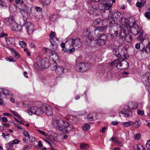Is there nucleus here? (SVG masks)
I'll list each match as a JSON object with an SVG mask.
<instances>
[{
  "label": "nucleus",
  "mask_w": 150,
  "mask_h": 150,
  "mask_svg": "<svg viewBox=\"0 0 150 150\" xmlns=\"http://www.w3.org/2000/svg\"><path fill=\"white\" fill-rule=\"evenodd\" d=\"M48 60L47 58L41 59L40 57H38L36 59V63L34 64V66L38 69H44L46 65L48 63Z\"/></svg>",
  "instance_id": "f257e3e1"
},
{
  "label": "nucleus",
  "mask_w": 150,
  "mask_h": 150,
  "mask_svg": "<svg viewBox=\"0 0 150 150\" xmlns=\"http://www.w3.org/2000/svg\"><path fill=\"white\" fill-rule=\"evenodd\" d=\"M64 135L63 138L61 137L60 136H58L57 137V140H55L54 137L52 135H50L48 137V139L47 140L45 139V140L46 142L49 144L51 146H52V145L54 144V141H55L56 142H61L64 139H66L68 138V135L64 134H61V135Z\"/></svg>",
  "instance_id": "f03ea898"
},
{
  "label": "nucleus",
  "mask_w": 150,
  "mask_h": 150,
  "mask_svg": "<svg viewBox=\"0 0 150 150\" xmlns=\"http://www.w3.org/2000/svg\"><path fill=\"white\" fill-rule=\"evenodd\" d=\"M90 67V65L87 63H81L79 64V66L77 67L76 69L80 72L85 71L88 69Z\"/></svg>",
  "instance_id": "7ed1b4c3"
},
{
  "label": "nucleus",
  "mask_w": 150,
  "mask_h": 150,
  "mask_svg": "<svg viewBox=\"0 0 150 150\" xmlns=\"http://www.w3.org/2000/svg\"><path fill=\"white\" fill-rule=\"evenodd\" d=\"M99 36V37L96 40V43L98 45L102 46L105 44L107 36L105 34H102Z\"/></svg>",
  "instance_id": "20e7f679"
},
{
  "label": "nucleus",
  "mask_w": 150,
  "mask_h": 150,
  "mask_svg": "<svg viewBox=\"0 0 150 150\" xmlns=\"http://www.w3.org/2000/svg\"><path fill=\"white\" fill-rule=\"evenodd\" d=\"M62 121L63 123L62 129L63 131H65L64 132L68 133L69 131H71L72 129L73 128L72 127L67 121L64 120Z\"/></svg>",
  "instance_id": "39448f33"
},
{
  "label": "nucleus",
  "mask_w": 150,
  "mask_h": 150,
  "mask_svg": "<svg viewBox=\"0 0 150 150\" xmlns=\"http://www.w3.org/2000/svg\"><path fill=\"white\" fill-rule=\"evenodd\" d=\"M44 112L48 116H51L53 115V109L49 105L43 106Z\"/></svg>",
  "instance_id": "423d86ee"
},
{
  "label": "nucleus",
  "mask_w": 150,
  "mask_h": 150,
  "mask_svg": "<svg viewBox=\"0 0 150 150\" xmlns=\"http://www.w3.org/2000/svg\"><path fill=\"white\" fill-rule=\"evenodd\" d=\"M72 40V45L74 47H79L81 44V39L79 38H76L75 39H71Z\"/></svg>",
  "instance_id": "0eeeda50"
},
{
  "label": "nucleus",
  "mask_w": 150,
  "mask_h": 150,
  "mask_svg": "<svg viewBox=\"0 0 150 150\" xmlns=\"http://www.w3.org/2000/svg\"><path fill=\"white\" fill-rule=\"evenodd\" d=\"M138 104L137 103L135 102H132L129 103V105L125 106L126 109L129 110L134 109L137 108Z\"/></svg>",
  "instance_id": "6e6552de"
},
{
  "label": "nucleus",
  "mask_w": 150,
  "mask_h": 150,
  "mask_svg": "<svg viewBox=\"0 0 150 150\" xmlns=\"http://www.w3.org/2000/svg\"><path fill=\"white\" fill-rule=\"evenodd\" d=\"M11 28L14 31H18L20 30V26L16 22L12 23L11 25Z\"/></svg>",
  "instance_id": "1a4fd4ad"
},
{
  "label": "nucleus",
  "mask_w": 150,
  "mask_h": 150,
  "mask_svg": "<svg viewBox=\"0 0 150 150\" xmlns=\"http://www.w3.org/2000/svg\"><path fill=\"white\" fill-rule=\"evenodd\" d=\"M97 114L96 112H92L90 113L87 117L88 120L91 121L96 119Z\"/></svg>",
  "instance_id": "9d476101"
},
{
  "label": "nucleus",
  "mask_w": 150,
  "mask_h": 150,
  "mask_svg": "<svg viewBox=\"0 0 150 150\" xmlns=\"http://www.w3.org/2000/svg\"><path fill=\"white\" fill-rule=\"evenodd\" d=\"M56 35V33L55 32L51 31L50 33V34L49 36L50 37L49 40L52 45H54L55 43V41L53 40V38Z\"/></svg>",
  "instance_id": "9b49d317"
},
{
  "label": "nucleus",
  "mask_w": 150,
  "mask_h": 150,
  "mask_svg": "<svg viewBox=\"0 0 150 150\" xmlns=\"http://www.w3.org/2000/svg\"><path fill=\"white\" fill-rule=\"evenodd\" d=\"M29 144L31 146L35 145L37 142L35 140V138L32 136H30L29 134Z\"/></svg>",
  "instance_id": "f8f14e48"
},
{
  "label": "nucleus",
  "mask_w": 150,
  "mask_h": 150,
  "mask_svg": "<svg viewBox=\"0 0 150 150\" xmlns=\"http://www.w3.org/2000/svg\"><path fill=\"white\" fill-rule=\"evenodd\" d=\"M124 114L125 116L127 117H131L132 115V112L130 111V110L126 109L125 108L124 110Z\"/></svg>",
  "instance_id": "ddd939ff"
},
{
  "label": "nucleus",
  "mask_w": 150,
  "mask_h": 150,
  "mask_svg": "<svg viewBox=\"0 0 150 150\" xmlns=\"http://www.w3.org/2000/svg\"><path fill=\"white\" fill-rule=\"evenodd\" d=\"M146 4V1L142 0L141 2H137L136 4V6L139 8V10L142 8V7L144 6Z\"/></svg>",
  "instance_id": "4468645a"
},
{
  "label": "nucleus",
  "mask_w": 150,
  "mask_h": 150,
  "mask_svg": "<svg viewBox=\"0 0 150 150\" xmlns=\"http://www.w3.org/2000/svg\"><path fill=\"white\" fill-rule=\"evenodd\" d=\"M83 35L86 36L89 38V35L91 34V32L90 31V28H88L84 30L83 33Z\"/></svg>",
  "instance_id": "2eb2a0df"
},
{
  "label": "nucleus",
  "mask_w": 150,
  "mask_h": 150,
  "mask_svg": "<svg viewBox=\"0 0 150 150\" xmlns=\"http://www.w3.org/2000/svg\"><path fill=\"white\" fill-rule=\"evenodd\" d=\"M134 147V150H143L144 149V147L141 144H136Z\"/></svg>",
  "instance_id": "dca6fc26"
},
{
  "label": "nucleus",
  "mask_w": 150,
  "mask_h": 150,
  "mask_svg": "<svg viewBox=\"0 0 150 150\" xmlns=\"http://www.w3.org/2000/svg\"><path fill=\"white\" fill-rule=\"evenodd\" d=\"M36 112L35 114L36 115H42L44 112L43 108H42L41 107L37 108V107Z\"/></svg>",
  "instance_id": "f3484780"
},
{
  "label": "nucleus",
  "mask_w": 150,
  "mask_h": 150,
  "mask_svg": "<svg viewBox=\"0 0 150 150\" xmlns=\"http://www.w3.org/2000/svg\"><path fill=\"white\" fill-rule=\"evenodd\" d=\"M35 10L38 12H40L42 10V8L39 7H35V8L33 7H32L30 9V12L32 13H35Z\"/></svg>",
  "instance_id": "a211bd4d"
},
{
  "label": "nucleus",
  "mask_w": 150,
  "mask_h": 150,
  "mask_svg": "<svg viewBox=\"0 0 150 150\" xmlns=\"http://www.w3.org/2000/svg\"><path fill=\"white\" fill-rule=\"evenodd\" d=\"M36 108L37 107L35 106L31 107L29 110V115H30L32 114H35Z\"/></svg>",
  "instance_id": "6ab92c4d"
},
{
  "label": "nucleus",
  "mask_w": 150,
  "mask_h": 150,
  "mask_svg": "<svg viewBox=\"0 0 150 150\" xmlns=\"http://www.w3.org/2000/svg\"><path fill=\"white\" fill-rule=\"evenodd\" d=\"M134 124V122L132 121H129L127 122H124L122 125L124 127H128Z\"/></svg>",
  "instance_id": "aec40b11"
},
{
  "label": "nucleus",
  "mask_w": 150,
  "mask_h": 150,
  "mask_svg": "<svg viewBox=\"0 0 150 150\" xmlns=\"http://www.w3.org/2000/svg\"><path fill=\"white\" fill-rule=\"evenodd\" d=\"M64 69L60 67H57L55 70L57 74L59 75H61L63 72Z\"/></svg>",
  "instance_id": "412c9836"
},
{
  "label": "nucleus",
  "mask_w": 150,
  "mask_h": 150,
  "mask_svg": "<svg viewBox=\"0 0 150 150\" xmlns=\"http://www.w3.org/2000/svg\"><path fill=\"white\" fill-rule=\"evenodd\" d=\"M143 31H140V34L137 38V40L141 42L143 41L145 39L144 37H143Z\"/></svg>",
  "instance_id": "4be33fe9"
},
{
  "label": "nucleus",
  "mask_w": 150,
  "mask_h": 150,
  "mask_svg": "<svg viewBox=\"0 0 150 150\" xmlns=\"http://www.w3.org/2000/svg\"><path fill=\"white\" fill-rule=\"evenodd\" d=\"M101 21L99 19H97L95 20L93 22L92 25L95 28L98 27L99 23H100Z\"/></svg>",
  "instance_id": "5701e85b"
},
{
  "label": "nucleus",
  "mask_w": 150,
  "mask_h": 150,
  "mask_svg": "<svg viewBox=\"0 0 150 150\" xmlns=\"http://www.w3.org/2000/svg\"><path fill=\"white\" fill-rule=\"evenodd\" d=\"M113 52L114 54L118 57H121V54L119 53L118 48H115L113 49Z\"/></svg>",
  "instance_id": "b1692460"
},
{
  "label": "nucleus",
  "mask_w": 150,
  "mask_h": 150,
  "mask_svg": "<svg viewBox=\"0 0 150 150\" xmlns=\"http://www.w3.org/2000/svg\"><path fill=\"white\" fill-rule=\"evenodd\" d=\"M69 119L71 122L73 123H76L78 121L77 117L75 116H70L69 117Z\"/></svg>",
  "instance_id": "393cba45"
},
{
  "label": "nucleus",
  "mask_w": 150,
  "mask_h": 150,
  "mask_svg": "<svg viewBox=\"0 0 150 150\" xmlns=\"http://www.w3.org/2000/svg\"><path fill=\"white\" fill-rule=\"evenodd\" d=\"M110 35L113 37L116 36L118 34V32L117 30H111L110 32Z\"/></svg>",
  "instance_id": "a878e982"
},
{
  "label": "nucleus",
  "mask_w": 150,
  "mask_h": 150,
  "mask_svg": "<svg viewBox=\"0 0 150 150\" xmlns=\"http://www.w3.org/2000/svg\"><path fill=\"white\" fill-rule=\"evenodd\" d=\"M80 148L81 149H87L89 148V146L87 144H85L83 143H81L80 144Z\"/></svg>",
  "instance_id": "bb28decb"
},
{
  "label": "nucleus",
  "mask_w": 150,
  "mask_h": 150,
  "mask_svg": "<svg viewBox=\"0 0 150 150\" xmlns=\"http://www.w3.org/2000/svg\"><path fill=\"white\" fill-rule=\"evenodd\" d=\"M112 6V3L111 2L110 3L108 2L104 4L105 10H108Z\"/></svg>",
  "instance_id": "cd10ccee"
},
{
  "label": "nucleus",
  "mask_w": 150,
  "mask_h": 150,
  "mask_svg": "<svg viewBox=\"0 0 150 150\" xmlns=\"http://www.w3.org/2000/svg\"><path fill=\"white\" fill-rule=\"evenodd\" d=\"M107 29V28L105 26L99 27H97L94 30V31H96L98 30L99 31H104Z\"/></svg>",
  "instance_id": "c85d7f7f"
},
{
  "label": "nucleus",
  "mask_w": 150,
  "mask_h": 150,
  "mask_svg": "<svg viewBox=\"0 0 150 150\" xmlns=\"http://www.w3.org/2000/svg\"><path fill=\"white\" fill-rule=\"evenodd\" d=\"M19 142V141L17 139H14L13 141L10 142L8 143V145L10 146V147H12V146L13 144H18Z\"/></svg>",
  "instance_id": "c756f323"
},
{
  "label": "nucleus",
  "mask_w": 150,
  "mask_h": 150,
  "mask_svg": "<svg viewBox=\"0 0 150 150\" xmlns=\"http://www.w3.org/2000/svg\"><path fill=\"white\" fill-rule=\"evenodd\" d=\"M144 52L146 53H148L150 52H149V50L148 48L146 47H144L142 49L140 50V53L141 54H144Z\"/></svg>",
  "instance_id": "7c9ffc66"
},
{
  "label": "nucleus",
  "mask_w": 150,
  "mask_h": 150,
  "mask_svg": "<svg viewBox=\"0 0 150 150\" xmlns=\"http://www.w3.org/2000/svg\"><path fill=\"white\" fill-rule=\"evenodd\" d=\"M34 30V25L31 23H30V24L29 26V31H30V33H32L33 32Z\"/></svg>",
  "instance_id": "2f4dec72"
},
{
  "label": "nucleus",
  "mask_w": 150,
  "mask_h": 150,
  "mask_svg": "<svg viewBox=\"0 0 150 150\" xmlns=\"http://www.w3.org/2000/svg\"><path fill=\"white\" fill-rule=\"evenodd\" d=\"M75 49L74 48H73L72 49H69L68 50H65L64 49H63V50L64 51V52L65 53H70L72 52H74L75 51Z\"/></svg>",
  "instance_id": "473e14b6"
},
{
  "label": "nucleus",
  "mask_w": 150,
  "mask_h": 150,
  "mask_svg": "<svg viewBox=\"0 0 150 150\" xmlns=\"http://www.w3.org/2000/svg\"><path fill=\"white\" fill-rule=\"evenodd\" d=\"M61 120H56L55 121L57 125V127L58 128H62L63 127L62 124L60 122V121H61Z\"/></svg>",
  "instance_id": "72a5a7b5"
},
{
  "label": "nucleus",
  "mask_w": 150,
  "mask_h": 150,
  "mask_svg": "<svg viewBox=\"0 0 150 150\" xmlns=\"http://www.w3.org/2000/svg\"><path fill=\"white\" fill-rule=\"evenodd\" d=\"M118 61V62H117L116 67L118 69H122L121 68V67L122 66V63L120 59H119Z\"/></svg>",
  "instance_id": "f704fd0d"
},
{
  "label": "nucleus",
  "mask_w": 150,
  "mask_h": 150,
  "mask_svg": "<svg viewBox=\"0 0 150 150\" xmlns=\"http://www.w3.org/2000/svg\"><path fill=\"white\" fill-rule=\"evenodd\" d=\"M14 40V39L12 38H7L6 39V41L8 44H10L12 43Z\"/></svg>",
  "instance_id": "c9c22d12"
},
{
  "label": "nucleus",
  "mask_w": 150,
  "mask_h": 150,
  "mask_svg": "<svg viewBox=\"0 0 150 150\" xmlns=\"http://www.w3.org/2000/svg\"><path fill=\"white\" fill-rule=\"evenodd\" d=\"M19 44L22 47L24 48L27 45L26 43L24 41H20Z\"/></svg>",
  "instance_id": "e433bc0d"
},
{
  "label": "nucleus",
  "mask_w": 150,
  "mask_h": 150,
  "mask_svg": "<svg viewBox=\"0 0 150 150\" xmlns=\"http://www.w3.org/2000/svg\"><path fill=\"white\" fill-rule=\"evenodd\" d=\"M119 59L114 60L112 62L109 63V64L110 66H113L117 64V62H118Z\"/></svg>",
  "instance_id": "4c0bfd02"
},
{
  "label": "nucleus",
  "mask_w": 150,
  "mask_h": 150,
  "mask_svg": "<svg viewBox=\"0 0 150 150\" xmlns=\"http://www.w3.org/2000/svg\"><path fill=\"white\" fill-rule=\"evenodd\" d=\"M144 16L150 20V9L149 11H147L145 13Z\"/></svg>",
  "instance_id": "58836bf2"
},
{
  "label": "nucleus",
  "mask_w": 150,
  "mask_h": 150,
  "mask_svg": "<svg viewBox=\"0 0 150 150\" xmlns=\"http://www.w3.org/2000/svg\"><path fill=\"white\" fill-rule=\"evenodd\" d=\"M90 127V125L88 124H86L83 127V129L84 130L89 129Z\"/></svg>",
  "instance_id": "ea45409f"
},
{
  "label": "nucleus",
  "mask_w": 150,
  "mask_h": 150,
  "mask_svg": "<svg viewBox=\"0 0 150 150\" xmlns=\"http://www.w3.org/2000/svg\"><path fill=\"white\" fill-rule=\"evenodd\" d=\"M98 8L99 9L101 10H104L105 8L104 4H100L98 6Z\"/></svg>",
  "instance_id": "a19ab883"
},
{
  "label": "nucleus",
  "mask_w": 150,
  "mask_h": 150,
  "mask_svg": "<svg viewBox=\"0 0 150 150\" xmlns=\"http://www.w3.org/2000/svg\"><path fill=\"white\" fill-rule=\"evenodd\" d=\"M125 39L127 42H130L132 40V36L131 35L127 36Z\"/></svg>",
  "instance_id": "79ce46f5"
},
{
  "label": "nucleus",
  "mask_w": 150,
  "mask_h": 150,
  "mask_svg": "<svg viewBox=\"0 0 150 150\" xmlns=\"http://www.w3.org/2000/svg\"><path fill=\"white\" fill-rule=\"evenodd\" d=\"M110 140L115 143L118 142L119 141V140H118L117 138L114 137H112V138H110Z\"/></svg>",
  "instance_id": "37998d69"
},
{
  "label": "nucleus",
  "mask_w": 150,
  "mask_h": 150,
  "mask_svg": "<svg viewBox=\"0 0 150 150\" xmlns=\"http://www.w3.org/2000/svg\"><path fill=\"white\" fill-rule=\"evenodd\" d=\"M146 148L147 150H150V140L147 141L146 144Z\"/></svg>",
  "instance_id": "c03bdc74"
},
{
  "label": "nucleus",
  "mask_w": 150,
  "mask_h": 150,
  "mask_svg": "<svg viewBox=\"0 0 150 150\" xmlns=\"http://www.w3.org/2000/svg\"><path fill=\"white\" fill-rule=\"evenodd\" d=\"M141 134L140 133L136 134L134 136L135 139L137 140H139L141 138Z\"/></svg>",
  "instance_id": "a18cd8bd"
},
{
  "label": "nucleus",
  "mask_w": 150,
  "mask_h": 150,
  "mask_svg": "<svg viewBox=\"0 0 150 150\" xmlns=\"http://www.w3.org/2000/svg\"><path fill=\"white\" fill-rule=\"evenodd\" d=\"M134 127L136 128H138L141 124L140 122L139 121H137L134 123Z\"/></svg>",
  "instance_id": "49530a36"
},
{
  "label": "nucleus",
  "mask_w": 150,
  "mask_h": 150,
  "mask_svg": "<svg viewBox=\"0 0 150 150\" xmlns=\"http://www.w3.org/2000/svg\"><path fill=\"white\" fill-rule=\"evenodd\" d=\"M14 20V18L12 16H11L10 17L8 18H7L6 19V21L9 22H10L11 21H13Z\"/></svg>",
  "instance_id": "de8ad7c7"
},
{
  "label": "nucleus",
  "mask_w": 150,
  "mask_h": 150,
  "mask_svg": "<svg viewBox=\"0 0 150 150\" xmlns=\"http://www.w3.org/2000/svg\"><path fill=\"white\" fill-rule=\"evenodd\" d=\"M37 131L39 132L40 133L42 134L45 136H47L48 135V134L45 133L44 132L40 129H38Z\"/></svg>",
  "instance_id": "09e8293b"
},
{
  "label": "nucleus",
  "mask_w": 150,
  "mask_h": 150,
  "mask_svg": "<svg viewBox=\"0 0 150 150\" xmlns=\"http://www.w3.org/2000/svg\"><path fill=\"white\" fill-rule=\"evenodd\" d=\"M15 116H16L17 117L19 118L20 119L21 118V117L18 114L17 112H15L13 111H10Z\"/></svg>",
  "instance_id": "8fccbe9b"
},
{
  "label": "nucleus",
  "mask_w": 150,
  "mask_h": 150,
  "mask_svg": "<svg viewBox=\"0 0 150 150\" xmlns=\"http://www.w3.org/2000/svg\"><path fill=\"white\" fill-rule=\"evenodd\" d=\"M137 113L138 114L141 115L142 116L144 114V112L143 111L141 110H137Z\"/></svg>",
  "instance_id": "3c124183"
},
{
  "label": "nucleus",
  "mask_w": 150,
  "mask_h": 150,
  "mask_svg": "<svg viewBox=\"0 0 150 150\" xmlns=\"http://www.w3.org/2000/svg\"><path fill=\"white\" fill-rule=\"evenodd\" d=\"M15 3L17 4H23V2L22 0H15Z\"/></svg>",
  "instance_id": "603ef678"
},
{
  "label": "nucleus",
  "mask_w": 150,
  "mask_h": 150,
  "mask_svg": "<svg viewBox=\"0 0 150 150\" xmlns=\"http://www.w3.org/2000/svg\"><path fill=\"white\" fill-rule=\"evenodd\" d=\"M3 92L4 94H8L9 93V91L6 89H4L3 90Z\"/></svg>",
  "instance_id": "864d4df0"
},
{
  "label": "nucleus",
  "mask_w": 150,
  "mask_h": 150,
  "mask_svg": "<svg viewBox=\"0 0 150 150\" xmlns=\"http://www.w3.org/2000/svg\"><path fill=\"white\" fill-rule=\"evenodd\" d=\"M0 119L4 122H7L8 121L7 117H2Z\"/></svg>",
  "instance_id": "5fc2aeb1"
},
{
  "label": "nucleus",
  "mask_w": 150,
  "mask_h": 150,
  "mask_svg": "<svg viewBox=\"0 0 150 150\" xmlns=\"http://www.w3.org/2000/svg\"><path fill=\"white\" fill-rule=\"evenodd\" d=\"M107 128L106 127H103L102 129L100 130V132H102L103 133H105V130Z\"/></svg>",
  "instance_id": "6e6d98bb"
},
{
  "label": "nucleus",
  "mask_w": 150,
  "mask_h": 150,
  "mask_svg": "<svg viewBox=\"0 0 150 150\" xmlns=\"http://www.w3.org/2000/svg\"><path fill=\"white\" fill-rule=\"evenodd\" d=\"M140 47V44L139 43H137L135 45V47L137 49H139Z\"/></svg>",
  "instance_id": "4d7b16f0"
},
{
  "label": "nucleus",
  "mask_w": 150,
  "mask_h": 150,
  "mask_svg": "<svg viewBox=\"0 0 150 150\" xmlns=\"http://www.w3.org/2000/svg\"><path fill=\"white\" fill-rule=\"evenodd\" d=\"M23 142L25 144H26L28 143V139L27 137H25L23 139Z\"/></svg>",
  "instance_id": "13d9d810"
},
{
  "label": "nucleus",
  "mask_w": 150,
  "mask_h": 150,
  "mask_svg": "<svg viewBox=\"0 0 150 150\" xmlns=\"http://www.w3.org/2000/svg\"><path fill=\"white\" fill-rule=\"evenodd\" d=\"M111 124L113 125H117L118 124V123L117 121H113L112 122Z\"/></svg>",
  "instance_id": "bf43d9fd"
},
{
  "label": "nucleus",
  "mask_w": 150,
  "mask_h": 150,
  "mask_svg": "<svg viewBox=\"0 0 150 150\" xmlns=\"http://www.w3.org/2000/svg\"><path fill=\"white\" fill-rule=\"evenodd\" d=\"M60 45H61V47L62 48H64V49L65 50L67 49L66 48H65V43H61Z\"/></svg>",
  "instance_id": "052dcab7"
},
{
  "label": "nucleus",
  "mask_w": 150,
  "mask_h": 150,
  "mask_svg": "<svg viewBox=\"0 0 150 150\" xmlns=\"http://www.w3.org/2000/svg\"><path fill=\"white\" fill-rule=\"evenodd\" d=\"M149 50V52H150V42L146 46Z\"/></svg>",
  "instance_id": "680f3d73"
},
{
  "label": "nucleus",
  "mask_w": 150,
  "mask_h": 150,
  "mask_svg": "<svg viewBox=\"0 0 150 150\" xmlns=\"http://www.w3.org/2000/svg\"><path fill=\"white\" fill-rule=\"evenodd\" d=\"M3 126L5 127H9V125L7 123H4L3 125Z\"/></svg>",
  "instance_id": "e2e57ef3"
},
{
  "label": "nucleus",
  "mask_w": 150,
  "mask_h": 150,
  "mask_svg": "<svg viewBox=\"0 0 150 150\" xmlns=\"http://www.w3.org/2000/svg\"><path fill=\"white\" fill-rule=\"evenodd\" d=\"M38 145L40 147L42 146V143L41 141H39Z\"/></svg>",
  "instance_id": "0e129e2a"
},
{
  "label": "nucleus",
  "mask_w": 150,
  "mask_h": 150,
  "mask_svg": "<svg viewBox=\"0 0 150 150\" xmlns=\"http://www.w3.org/2000/svg\"><path fill=\"white\" fill-rule=\"evenodd\" d=\"M13 52L15 56L17 57H19V55L18 53L15 51H13Z\"/></svg>",
  "instance_id": "69168bd1"
},
{
  "label": "nucleus",
  "mask_w": 150,
  "mask_h": 150,
  "mask_svg": "<svg viewBox=\"0 0 150 150\" xmlns=\"http://www.w3.org/2000/svg\"><path fill=\"white\" fill-rule=\"evenodd\" d=\"M118 143V145L120 146H123V144L121 142H119L118 141V142H117Z\"/></svg>",
  "instance_id": "338daca9"
},
{
  "label": "nucleus",
  "mask_w": 150,
  "mask_h": 150,
  "mask_svg": "<svg viewBox=\"0 0 150 150\" xmlns=\"http://www.w3.org/2000/svg\"><path fill=\"white\" fill-rule=\"evenodd\" d=\"M9 60L10 62H14V60L13 59V58L11 57H9V58L8 59Z\"/></svg>",
  "instance_id": "774afa93"
}]
</instances>
